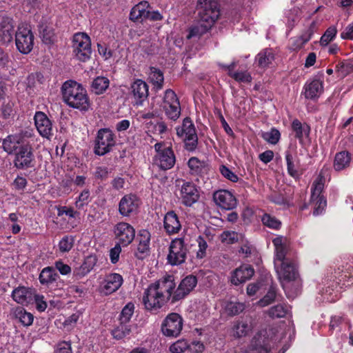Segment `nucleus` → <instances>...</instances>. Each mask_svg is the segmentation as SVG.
<instances>
[{
	"label": "nucleus",
	"mask_w": 353,
	"mask_h": 353,
	"mask_svg": "<svg viewBox=\"0 0 353 353\" xmlns=\"http://www.w3.org/2000/svg\"><path fill=\"white\" fill-rule=\"evenodd\" d=\"M58 276V274L56 273L53 268L46 267L41 270L39 279L42 285H48L49 284L56 281Z\"/></svg>",
	"instance_id": "72a5a7b5"
},
{
	"label": "nucleus",
	"mask_w": 353,
	"mask_h": 353,
	"mask_svg": "<svg viewBox=\"0 0 353 353\" xmlns=\"http://www.w3.org/2000/svg\"><path fill=\"white\" fill-rule=\"evenodd\" d=\"M154 147L156 154L153 158V164L163 170L171 169L176 161L172 148L163 143H157Z\"/></svg>",
	"instance_id": "6e6552de"
},
{
	"label": "nucleus",
	"mask_w": 353,
	"mask_h": 353,
	"mask_svg": "<svg viewBox=\"0 0 353 353\" xmlns=\"http://www.w3.org/2000/svg\"><path fill=\"white\" fill-rule=\"evenodd\" d=\"M183 326V318L177 313H171L163 321L161 330L165 336L177 337L181 334Z\"/></svg>",
	"instance_id": "9b49d317"
},
{
	"label": "nucleus",
	"mask_w": 353,
	"mask_h": 353,
	"mask_svg": "<svg viewBox=\"0 0 353 353\" xmlns=\"http://www.w3.org/2000/svg\"><path fill=\"white\" fill-rule=\"evenodd\" d=\"M54 353H72L71 343L65 341L58 343Z\"/></svg>",
	"instance_id": "680f3d73"
},
{
	"label": "nucleus",
	"mask_w": 353,
	"mask_h": 353,
	"mask_svg": "<svg viewBox=\"0 0 353 353\" xmlns=\"http://www.w3.org/2000/svg\"><path fill=\"white\" fill-rule=\"evenodd\" d=\"M274 53L272 49L266 48L260 52L256 57L258 64L261 68L268 67L274 60Z\"/></svg>",
	"instance_id": "c9c22d12"
},
{
	"label": "nucleus",
	"mask_w": 353,
	"mask_h": 353,
	"mask_svg": "<svg viewBox=\"0 0 353 353\" xmlns=\"http://www.w3.org/2000/svg\"><path fill=\"white\" fill-rule=\"evenodd\" d=\"M114 234L118 240V244L126 246L131 243L135 236V230L132 225L125 222H121L114 228Z\"/></svg>",
	"instance_id": "6ab92c4d"
},
{
	"label": "nucleus",
	"mask_w": 353,
	"mask_h": 353,
	"mask_svg": "<svg viewBox=\"0 0 353 353\" xmlns=\"http://www.w3.org/2000/svg\"><path fill=\"white\" fill-rule=\"evenodd\" d=\"M63 98L71 108L86 111L90 106L86 90L75 81H66L61 88Z\"/></svg>",
	"instance_id": "39448f33"
},
{
	"label": "nucleus",
	"mask_w": 353,
	"mask_h": 353,
	"mask_svg": "<svg viewBox=\"0 0 353 353\" xmlns=\"http://www.w3.org/2000/svg\"><path fill=\"white\" fill-rule=\"evenodd\" d=\"M56 269L60 272L62 275H67L71 272V268L64 263L62 261H57L54 263Z\"/></svg>",
	"instance_id": "338daca9"
},
{
	"label": "nucleus",
	"mask_w": 353,
	"mask_h": 353,
	"mask_svg": "<svg viewBox=\"0 0 353 353\" xmlns=\"http://www.w3.org/2000/svg\"><path fill=\"white\" fill-rule=\"evenodd\" d=\"M14 315L16 319L25 327L31 325L34 321V316L30 312H27L23 308H18L15 310Z\"/></svg>",
	"instance_id": "4c0bfd02"
},
{
	"label": "nucleus",
	"mask_w": 353,
	"mask_h": 353,
	"mask_svg": "<svg viewBox=\"0 0 353 353\" xmlns=\"http://www.w3.org/2000/svg\"><path fill=\"white\" fill-rule=\"evenodd\" d=\"M134 310V305L132 303H127L121 312L120 321L128 323L133 315Z\"/></svg>",
	"instance_id": "603ef678"
},
{
	"label": "nucleus",
	"mask_w": 353,
	"mask_h": 353,
	"mask_svg": "<svg viewBox=\"0 0 353 353\" xmlns=\"http://www.w3.org/2000/svg\"><path fill=\"white\" fill-rule=\"evenodd\" d=\"M197 278L188 275L183 279L176 289L172 292V303L184 299L196 286Z\"/></svg>",
	"instance_id": "f3484780"
},
{
	"label": "nucleus",
	"mask_w": 353,
	"mask_h": 353,
	"mask_svg": "<svg viewBox=\"0 0 353 353\" xmlns=\"http://www.w3.org/2000/svg\"><path fill=\"white\" fill-rule=\"evenodd\" d=\"M276 297V290L274 288L272 287L266 295L257 302L260 307H265L272 303Z\"/></svg>",
	"instance_id": "13d9d810"
},
{
	"label": "nucleus",
	"mask_w": 353,
	"mask_h": 353,
	"mask_svg": "<svg viewBox=\"0 0 353 353\" xmlns=\"http://www.w3.org/2000/svg\"><path fill=\"white\" fill-rule=\"evenodd\" d=\"M121 245L117 243L114 248L110 250V259L112 264L117 263L119 260V256L121 252Z\"/></svg>",
	"instance_id": "0e129e2a"
},
{
	"label": "nucleus",
	"mask_w": 353,
	"mask_h": 353,
	"mask_svg": "<svg viewBox=\"0 0 353 353\" xmlns=\"http://www.w3.org/2000/svg\"><path fill=\"white\" fill-rule=\"evenodd\" d=\"M254 270L250 265L243 264L235 269L231 276V283L235 285L243 283L251 279Z\"/></svg>",
	"instance_id": "393cba45"
},
{
	"label": "nucleus",
	"mask_w": 353,
	"mask_h": 353,
	"mask_svg": "<svg viewBox=\"0 0 353 353\" xmlns=\"http://www.w3.org/2000/svg\"><path fill=\"white\" fill-rule=\"evenodd\" d=\"M261 137L268 143L275 145L279 142L281 134L278 130L273 128L270 131L263 132Z\"/></svg>",
	"instance_id": "de8ad7c7"
},
{
	"label": "nucleus",
	"mask_w": 353,
	"mask_h": 353,
	"mask_svg": "<svg viewBox=\"0 0 353 353\" xmlns=\"http://www.w3.org/2000/svg\"><path fill=\"white\" fill-rule=\"evenodd\" d=\"M285 161L287 163L288 174L294 178L297 177L298 172L294 164V159L292 154L290 152H285Z\"/></svg>",
	"instance_id": "5fc2aeb1"
},
{
	"label": "nucleus",
	"mask_w": 353,
	"mask_h": 353,
	"mask_svg": "<svg viewBox=\"0 0 353 353\" xmlns=\"http://www.w3.org/2000/svg\"><path fill=\"white\" fill-rule=\"evenodd\" d=\"M290 312V307L285 304H279L268 310L269 315L272 318H282Z\"/></svg>",
	"instance_id": "a19ab883"
},
{
	"label": "nucleus",
	"mask_w": 353,
	"mask_h": 353,
	"mask_svg": "<svg viewBox=\"0 0 353 353\" xmlns=\"http://www.w3.org/2000/svg\"><path fill=\"white\" fill-rule=\"evenodd\" d=\"M73 53L75 58L85 62L91 55V42L88 34L84 32L76 33L73 37Z\"/></svg>",
	"instance_id": "9d476101"
},
{
	"label": "nucleus",
	"mask_w": 353,
	"mask_h": 353,
	"mask_svg": "<svg viewBox=\"0 0 353 353\" xmlns=\"http://www.w3.org/2000/svg\"><path fill=\"white\" fill-rule=\"evenodd\" d=\"M149 79L157 90L162 89L164 77L163 72L159 69L151 67L150 68Z\"/></svg>",
	"instance_id": "f704fd0d"
},
{
	"label": "nucleus",
	"mask_w": 353,
	"mask_h": 353,
	"mask_svg": "<svg viewBox=\"0 0 353 353\" xmlns=\"http://www.w3.org/2000/svg\"><path fill=\"white\" fill-rule=\"evenodd\" d=\"M292 128L295 132L296 137L299 140V142L303 143V136L309 137V130L303 128L301 123L298 119H294L292 123Z\"/></svg>",
	"instance_id": "79ce46f5"
},
{
	"label": "nucleus",
	"mask_w": 353,
	"mask_h": 353,
	"mask_svg": "<svg viewBox=\"0 0 353 353\" xmlns=\"http://www.w3.org/2000/svg\"><path fill=\"white\" fill-rule=\"evenodd\" d=\"M34 292L26 287H18L12 293L13 300L23 305H28L33 301Z\"/></svg>",
	"instance_id": "bb28decb"
},
{
	"label": "nucleus",
	"mask_w": 353,
	"mask_h": 353,
	"mask_svg": "<svg viewBox=\"0 0 353 353\" xmlns=\"http://www.w3.org/2000/svg\"><path fill=\"white\" fill-rule=\"evenodd\" d=\"M274 246V265L277 277L289 299L296 297L301 290L297 263L288 255L287 239L277 236L272 240Z\"/></svg>",
	"instance_id": "f257e3e1"
},
{
	"label": "nucleus",
	"mask_w": 353,
	"mask_h": 353,
	"mask_svg": "<svg viewBox=\"0 0 353 353\" xmlns=\"http://www.w3.org/2000/svg\"><path fill=\"white\" fill-rule=\"evenodd\" d=\"M176 283L172 276H168L148 286L144 292L143 302L148 310H157L169 300L172 302V292Z\"/></svg>",
	"instance_id": "f03ea898"
},
{
	"label": "nucleus",
	"mask_w": 353,
	"mask_h": 353,
	"mask_svg": "<svg viewBox=\"0 0 353 353\" xmlns=\"http://www.w3.org/2000/svg\"><path fill=\"white\" fill-rule=\"evenodd\" d=\"M309 39V36L305 34L300 37L292 38L290 41V48L292 50L300 49Z\"/></svg>",
	"instance_id": "6e6d98bb"
},
{
	"label": "nucleus",
	"mask_w": 353,
	"mask_h": 353,
	"mask_svg": "<svg viewBox=\"0 0 353 353\" xmlns=\"http://www.w3.org/2000/svg\"><path fill=\"white\" fill-rule=\"evenodd\" d=\"M114 145V136L110 130L103 128L98 131L94 146V152L96 154L103 156L107 154Z\"/></svg>",
	"instance_id": "f8f14e48"
},
{
	"label": "nucleus",
	"mask_w": 353,
	"mask_h": 353,
	"mask_svg": "<svg viewBox=\"0 0 353 353\" xmlns=\"http://www.w3.org/2000/svg\"><path fill=\"white\" fill-rule=\"evenodd\" d=\"M219 172L224 178L231 182L236 183L239 179V176L234 172L224 165H221L219 167Z\"/></svg>",
	"instance_id": "4d7b16f0"
},
{
	"label": "nucleus",
	"mask_w": 353,
	"mask_h": 353,
	"mask_svg": "<svg viewBox=\"0 0 353 353\" xmlns=\"http://www.w3.org/2000/svg\"><path fill=\"white\" fill-rule=\"evenodd\" d=\"M97 263V258L94 255H89L85 258L83 263L74 270V275L81 278L90 273Z\"/></svg>",
	"instance_id": "c756f323"
},
{
	"label": "nucleus",
	"mask_w": 353,
	"mask_h": 353,
	"mask_svg": "<svg viewBox=\"0 0 353 353\" xmlns=\"http://www.w3.org/2000/svg\"><path fill=\"white\" fill-rule=\"evenodd\" d=\"M140 205V201L133 194H127L121 198L119 204V213L125 216L136 212Z\"/></svg>",
	"instance_id": "4be33fe9"
},
{
	"label": "nucleus",
	"mask_w": 353,
	"mask_h": 353,
	"mask_svg": "<svg viewBox=\"0 0 353 353\" xmlns=\"http://www.w3.org/2000/svg\"><path fill=\"white\" fill-rule=\"evenodd\" d=\"M123 283L122 276L118 273H110L104 277L99 287L100 292L109 295L117 291Z\"/></svg>",
	"instance_id": "a211bd4d"
},
{
	"label": "nucleus",
	"mask_w": 353,
	"mask_h": 353,
	"mask_svg": "<svg viewBox=\"0 0 353 353\" xmlns=\"http://www.w3.org/2000/svg\"><path fill=\"white\" fill-rule=\"evenodd\" d=\"M337 30L336 27L330 26L328 28L323 36L321 37L320 43L323 46H327L336 37Z\"/></svg>",
	"instance_id": "864d4df0"
},
{
	"label": "nucleus",
	"mask_w": 353,
	"mask_h": 353,
	"mask_svg": "<svg viewBox=\"0 0 353 353\" xmlns=\"http://www.w3.org/2000/svg\"><path fill=\"white\" fill-rule=\"evenodd\" d=\"M149 3L148 1H141L134 6L130 13V19L133 21H142L146 20L148 14Z\"/></svg>",
	"instance_id": "c85d7f7f"
},
{
	"label": "nucleus",
	"mask_w": 353,
	"mask_h": 353,
	"mask_svg": "<svg viewBox=\"0 0 353 353\" xmlns=\"http://www.w3.org/2000/svg\"><path fill=\"white\" fill-rule=\"evenodd\" d=\"M341 37L343 39L353 40V23L347 26L344 30L341 33Z\"/></svg>",
	"instance_id": "774afa93"
},
{
	"label": "nucleus",
	"mask_w": 353,
	"mask_h": 353,
	"mask_svg": "<svg viewBox=\"0 0 353 353\" xmlns=\"http://www.w3.org/2000/svg\"><path fill=\"white\" fill-rule=\"evenodd\" d=\"M230 76L234 78L236 81L242 83H249L252 80L250 74L247 72L230 73Z\"/></svg>",
	"instance_id": "052dcab7"
},
{
	"label": "nucleus",
	"mask_w": 353,
	"mask_h": 353,
	"mask_svg": "<svg viewBox=\"0 0 353 353\" xmlns=\"http://www.w3.org/2000/svg\"><path fill=\"white\" fill-rule=\"evenodd\" d=\"M205 350V346L203 343L194 341L189 343L188 353H202Z\"/></svg>",
	"instance_id": "69168bd1"
},
{
	"label": "nucleus",
	"mask_w": 353,
	"mask_h": 353,
	"mask_svg": "<svg viewBox=\"0 0 353 353\" xmlns=\"http://www.w3.org/2000/svg\"><path fill=\"white\" fill-rule=\"evenodd\" d=\"M23 141L19 134H10L7 136L2 141V148L8 154H14Z\"/></svg>",
	"instance_id": "cd10ccee"
},
{
	"label": "nucleus",
	"mask_w": 353,
	"mask_h": 353,
	"mask_svg": "<svg viewBox=\"0 0 353 353\" xmlns=\"http://www.w3.org/2000/svg\"><path fill=\"white\" fill-rule=\"evenodd\" d=\"M14 154L15 156L14 163L17 168H29L34 160L32 147L28 142L24 141L19 145V148Z\"/></svg>",
	"instance_id": "2eb2a0df"
},
{
	"label": "nucleus",
	"mask_w": 353,
	"mask_h": 353,
	"mask_svg": "<svg viewBox=\"0 0 353 353\" xmlns=\"http://www.w3.org/2000/svg\"><path fill=\"white\" fill-rule=\"evenodd\" d=\"M163 228L168 234H175L181 230V222L174 211H170L165 214L163 219Z\"/></svg>",
	"instance_id": "a878e982"
},
{
	"label": "nucleus",
	"mask_w": 353,
	"mask_h": 353,
	"mask_svg": "<svg viewBox=\"0 0 353 353\" xmlns=\"http://www.w3.org/2000/svg\"><path fill=\"white\" fill-rule=\"evenodd\" d=\"M213 199L215 203L224 210H232L236 205L237 201L232 193L226 190H219L213 194Z\"/></svg>",
	"instance_id": "aec40b11"
},
{
	"label": "nucleus",
	"mask_w": 353,
	"mask_h": 353,
	"mask_svg": "<svg viewBox=\"0 0 353 353\" xmlns=\"http://www.w3.org/2000/svg\"><path fill=\"white\" fill-rule=\"evenodd\" d=\"M130 332V325H127V323H122L121 321L120 325L112 330V334L114 339H121L129 335Z\"/></svg>",
	"instance_id": "37998d69"
},
{
	"label": "nucleus",
	"mask_w": 353,
	"mask_h": 353,
	"mask_svg": "<svg viewBox=\"0 0 353 353\" xmlns=\"http://www.w3.org/2000/svg\"><path fill=\"white\" fill-rule=\"evenodd\" d=\"M254 328L251 317H245L234 322L230 330V334L235 339L247 336Z\"/></svg>",
	"instance_id": "412c9836"
},
{
	"label": "nucleus",
	"mask_w": 353,
	"mask_h": 353,
	"mask_svg": "<svg viewBox=\"0 0 353 353\" xmlns=\"http://www.w3.org/2000/svg\"><path fill=\"white\" fill-rule=\"evenodd\" d=\"M109 79L105 77H97L92 83V91L96 94L103 93L109 87Z\"/></svg>",
	"instance_id": "e433bc0d"
},
{
	"label": "nucleus",
	"mask_w": 353,
	"mask_h": 353,
	"mask_svg": "<svg viewBox=\"0 0 353 353\" xmlns=\"http://www.w3.org/2000/svg\"><path fill=\"white\" fill-rule=\"evenodd\" d=\"M90 201V193L89 190H83L75 201V206L78 209L83 208L85 205H88Z\"/></svg>",
	"instance_id": "3c124183"
},
{
	"label": "nucleus",
	"mask_w": 353,
	"mask_h": 353,
	"mask_svg": "<svg viewBox=\"0 0 353 353\" xmlns=\"http://www.w3.org/2000/svg\"><path fill=\"white\" fill-rule=\"evenodd\" d=\"M261 221L264 225L272 229L277 230L281 225V222L279 220L266 213L262 216Z\"/></svg>",
	"instance_id": "09e8293b"
},
{
	"label": "nucleus",
	"mask_w": 353,
	"mask_h": 353,
	"mask_svg": "<svg viewBox=\"0 0 353 353\" xmlns=\"http://www.w3.org/2000/svg\"><path fill=\"white\" fill-rule=\"evenodd\" d=\"M73 245L74 238L71 236H65L59 242V250L61 253L68 252L72 248Z\"/></svg>",
	"instance_id": "8fccbe9b"
},
{
	"label": "nucleus",
	"mask_w": 353,
	"mask_h": 353,
	"mask_svg": "<svg viewBox=\"0 0 353 353\" xmlns=\"http://www.w3.org/2000/svg\"><path fill=\"white\" fill-rule=\"evenodd\" d=\"M221 240L226 244H233L242 239V234L234 231H224L221 234Z\"/></svg>",
	"instance_id": "c03bdc74"
},
{
	"label": "nucleus",
	"mask_w": 353,
	"mask_h": 353,
	"mask_svg": "<svg viewBox=\"0 0 353 353\" xmlns=\"http://www.w3.org/2000/svg\"><path fill=\"white\" fill-rule=\"evenodd\" d=\"M34 37L32 30L26 25H21L15 32V45L17 50L28 54L33 49Z\"/></svg>",
	"instance_id": "1a4fd4ad"
},
{
	"label": "nucleus",
	"mask_w": 353,
	"mask_h": 353,
	"mask_svg": "<svg viewBox=\"0 0 353 353\" xmlns=\"http://www.w3.org/2000/svg\"><path fill=\"white\" fill-rule=\"evenodd\" d=\"M352 159L351 154L347 151L337 152L334 159V169L336 171H341L348 168Z\"/></svg>",
	"instance_id": "473e14b6"
},
{
	"label": "nucleus",
	"mask_w": 353,
	"mask_h": 353,
	"mask_svg": "<svg viewBox=\"0 0 353 353\" xmlns=\"http://www.w3.org/2000/svg\"><path fill=\"white\" fill-rule=\"evenodd\" d=\"M324 74L319 72L310 81V99L319 98L324 91Z\"/></svg>",
	"instance_id": "7c9ffc66"
},
{
	"label": "nucleus",
	"mask_w": 353,
	"mask_h": 353,
	"mask_svg": "<svg viewBox=\"0 0 353 353\" xmlns=\"http://www.w3.org/2000/svg\"><path fill=\"white\" fill-rule=\"evenodd\" d=\"M181 203L186 207H191L200 199L199 188L192 182H185L180 189Z\"/></svg>",
	"instance_id": "dca6fc26"
},
{
	"label": "nucleus",
	"mask_w": 353,
	"mask_h": 353,
	"mask_svg": "<svg viewBox=\"0 0 353 353\" xmlns=\"http://www.w3.org/2000/svg\"><path fill=\"white\" fill-rule=\"evenodd\" d=\"M189 343L185 339H179L173 343L169 347L172 353H188Z\"/></svg>",
	"instance_id": "a18cd8bd"
},
{
	"label": "nucleus",
	"mask_w": 353,
	"mask_h": 353,
	"mask_svg": "<svg viewBox=\"0 0 353 353\" xmlns=\"http://www.w3.org/2000/svg\"><path fill=\"white\" fill-rule=\"evenodd\" d=\"M326 171L321 170L314 179L310 193V205L313 208L312 214L314 216L322 215L327 208V199L323 189L326 181Z\"/></svg>",
	"instance_id": "423d86ee"
},
{
	"label": "nucleus",
	"mask_w": 353,
	"mask_h": 353,
	"mask_svg": "<svg viewBox=\"0 0 353 353\" xmlns=\"http://www.w3.org/2000/svg\"><path fill=\"white\" fill-rule=\"evenodd\" d=\"M176 134L185 143L186 150L193 152L198 145V137L195 127L190 118H185L181 126L176 128Z\"/></svg>",
	"instance_id": "0eeeda50"
},
{
	"label": "nucleus",
	"mask_w": 353,
	"mask_h": 353,
	"mask_svg": "<svg viewBox=\"0 0 353 353\" xmlns=\"http://www.w3.org/2000/svg\"><path fill=\"white\" fill-rule=\"evenodd\" d=\"M224 310L230 316L238 315L245 310V304L237 301H227Z\"/></svg>",
	"instance_id": "ea45409f"
},
{
	"label": "nucleus",
	"mask_w": 353,
	"mask_h": 353,
	"mask_svg": "<svg viewBox=\"0 0 353 353\" xmlns=\"http://www.w3.org/2000/svg\"><path fill=\"white\" fill-rule=\"evenodd\" d=\"M196 242L199 246V250L196 252V256L197 258L202 259L205 256L208 244L202 236H199L197 238Z\"/></svg>",
	"instance_id": "bf43d9fd"
},
{
	"label": "nucleus",
	"mask_w": 353,
	"mask_h": 353,
	"mask_svg": "<svg viewBox=\"0 0 353 353\" xmlns=\"http://www.w3.org/2000/svg\"><path fill=\"white\" fill-rule=\"evenodd\" d=\"M130 92L137 105H141L148 96V85L141 79L135 80L131 85Z\"/></svg>",
	"instance_id": "5701e85b"
},
{
	"label": "nucleus",
	"mask_w": 353,
	"mask_h": 353,
	"mask_svg": "<svg viewBox=\"0 0 353 353\" xmlns=\"http://www.w3.org/2000/svg\"><path fill=\"white\" fill-rule=\"evenodd\" d=\"M150 233L143 230L139 235V243L138 245V250L141 253H145L149 250L150 248Z\"/></svg>",
	"instance_id": "49530a36"
},
{
	"label": "nucleus",
	"mask_w": 353,
	"mask_h": 353,
	"mask_svg": "<svg viewBox=\"0 0 353 353\" xmlns=\"http://www.w3.org/2000/svg\"><path fill=\"white\" fill-rule=\"evenodd\" d=\"M199 20L188 28V39H199L214 25L220 15L217 0H198Z\"/></svg>",
	"instance_id": "7ed1b4c3"
},
{
	"label": "nucleus",
	"mask_w": 353,
	"mask_h": 353,
	"mask_svg": "<svg viewBox=\"0 0 353 353\" xmlns=\"http://www.w3.org/2000/svg\"><path fill=\"white\" fill-rule=\"evenodd\" d=\"M336 72L341 77H345L353 72V59H347L339 63Z\"/></svg>",
	"instance_id": "58836bf2"
},
{
	"label": "nucleus",
	"mask_w": 353,
	"mask_h": 353,
	"mask_svg": "<svg viewBox=\"0 0 353 353\" xmlns=\"http://www.w3.org/2000/svg\"><path fill=\"white\" fill-rule=\"evenodd\" d=\"M285 336V329L281 327H270L261 330L253 336L242 353H268L270 349V343H281Z\"/></svg>",
	"instance_id": "20e7f679"
},
{
	"label": "nucleus",
	"mask_w": 353,
	"mask_h": 353,
	"mask_svg": "<svg viewBox=\"0 0 353 353\" xmlns=\"http://www.w3.org/2000/svg\"><path fill=\"white\" fill-rule=\"evenodd\" d=\"M33 300L35 303V307L39 312H43L47 307V303L44 300V296L34 292Z\"/></svg>",
	"instance_id": "e2e57ef3"
},
{
	"label": "nucleus",
	"mask_w": 353,
	"mask_h": 353,
	"mask_svg": "<svg viewBox=\"0 0 353 353\" xmlns=\"http://www.w3.org/2000/svg\"><path fill=\"white\" fill-rule=\"evenodd\" d=\"M34 123L39 133L43 137L49 139L52 136V123L43 112H36L34 115Z\"/></svg>",
	"instance_id": "b1692460"
},
{
	"label": "nucleus",
	"mask_w": 353,
	"mask_h": 353,
	"mask_svg": "<svg viewBox=\"0 0 353 353\" xmlns=\"http://www.w3.org/2000/svg\"><path fill=\"white\" fill-rule=\"evenodd\" d=\"M163 108L165 114L172 120H176L181 114V106L176 93L170 89L165 92Z\"/></svg>",
	"instance_id": "4468645a"
},
{
	"label": "nucleus",
	"mask_w": 353,
	"mask_h": 353,
	"mask_svg": "<svg viewBox=\"0 0 353 353\" xmlns=\"http://www.w3.org/2000/svg\"><path fill=\"white\" fill-rule=\"evenodd\" d=\"M14 25L9 19H3L0 23V41L8 43L13 39Z\"/></svg>",
	"instance_id": "2f4dec72"
},
{
	"label": "nucleus",
	"mask_w": 353,
	"mask_h": 353,
	"mask_svg": "<svg viewBox=\"0 0 353 353\" xmlns=\"http://www.w3.org/2000/svg\"><path fill=\"white\" fill-rule=\"evenodd\" d=\"M187 249L184 241L181 238L172 240L169 248V254L167 259L172 265H178L183 263L186 258Z\"/></svg>",
	"instance_id": "ddd939ff"
}]
</instances>
